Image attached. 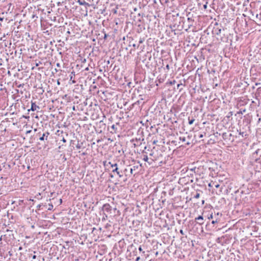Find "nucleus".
I'll return each mask as SVG.
<instances>
[{
    "mask_svg": "<svg viewBox=\"0 0 261 261\" xmlns=\"http://www.w3.org/2000/svg\"><path fill=\"white\" fill-rule=\"evenodd\" d=\"M162 152V151H159L153 147V149L151 150V153L149 154L150 156H152V158L150 159L151 161H159L160 163H162L163 161L161 160L163 157Z\"/></svg>",
    "mask_w": 261,
    "mask_h": 261,
    "instance_id": "f257e3e1",
    "label": "nucleus"
},
{
    "mask_svg": "<svg viewBox=\"0 0 261 261\" xmlns=\"http://www.w3.org/2000/svg\"><path fill=\"white\" fill-rule=\"evenodd\" d=\"M190 14V13H189L187 15L188 16L187 18V21L183 22L182 28H185V30L186 31H187L191 27H193L194 25V19L189 16Z\"/></svg>",
    "mask_w": 261,
    "mask_h": 261,
    "instance_id": "f03ea898",
    "label": "nucleus"
},
{
    "mask_svg": "<svg viewBox=\"0 0 261 261\" xmlns=\"http://www.w3.org/2000/svg\"><path fill=\"white\" fill-rule=\"evenodd\" d=\"M112 168L113 169L112 172L116 173L119 177H122V172L119 170L117 164L115 163L114 165H112Z\"/></svg>",
    "mask_w": 261,
    "mask_h": 261,
    "instance_id": "7ed1b4c3",
    "label": "nucleus"
},
{
    "mask_svg": "<svg viewBox=\"0 0 261 261\" xmlns=\"http://www.w3.org/2000/svg\"><path fill=\"white\" fill-rule=\"evenodd\" d=\"M144 141V138H136L135 139H132L131 140L132 142H134L133 145L135 147L140 146L142 144V141Z\"/></svg>",
    "mask_w": 261,
    "mask_h": 261,
    "instance_id": "20e7f679",
    "label": "nucleus"
},
{
    "mask_svg": "<svg viewBox=\"0 0 261 261\" xmlns=\"http://www.w3.org/2000/svg\"><path fill=\"white\" fill-rule=\"evenodd\" d=\"M102 209L108 213L111 214L112 213V207L109 203L103 204Z\"/></svg>",
    "mask_w": 261,
    "mask_h": 261,
    "instance_id": "39448f33",
    "label": "nucleus"
},
{
    "mask_svg": "<svg viewBox=\"0 0 261 261\" xmlns=\"http://www.w3.org/2000/svg\"><path fill=\"white\" fill-rule=\"evenodd\" d=\"M195 222L200 225H202L204 223L203 216H198L194 219Z\"/></svg>",
    "mask_w": 261,
    "mask_h": 261,
    "instance_id": "423d86ee",
    "label": "nucleus"
},
{
    "mask_svg": "<svg viewBox=\"0 0 261 261\" xmlns=\"http://www.w3.org/2000/svg\"><path fill=\"white\" fill-rule=\"evenodd\" d=\"M39 109H40V107L36 105V104L35 102H33V101H32L31 109H29L28 111H37Z\"/></svg>",
    "mask_w": 261,
    "mask_h": 261,
    "instance_id": "0eeeda50",
    "label": "nucleus"
},
{
    "mask_svg": "<svg viewBox=\"0 0 261 261\" xmlns=\"http://www.w3.org/2000/svg\"><path fill=\"white\" fill-rule=\"evenodd\" d=\"M248 101V99L243 97L241 98L239 101V105L240 106H244L245 105H247Z\"/></svg>",
    "mask_w": 261,
    "mask_h": 261,
    "instance_id": "6e6552de",
    "label": "nucleus"
},
{
    "mask_svg": "<svg viewBox=\"0 0 261 261\" xmlns=\"http://www.w3.org/2000/svg\"><path fill=\"white\" fill-rule=\"evenodd\" d=\"M212 32L213 34L219 35L221 34V29L218 27H214Z\"/></svg>",
    "mask_w": 261,
    "mask_h": 261,
    "instance_id": "1a4fd4ad",
    "label": "nucleus"
},
{
    "mask_svg": "<svg viewBox=\"0 0 261 261\" xmlns=\"http://www.w3.org/2000/svg\"><path fill=\"white\" fill-rule=\"evenodd\" d=\"M49 135V133L48 132H46L45 133H44L42 136L41 137H40L39 138V140H41V141H43L45 139V137H46L45 138V140H47V137L48 136V135Z\"/></svg>",
    "mask_w": 261,
    "mask_h": 261,
    "instance_id": "9d476101",
    "label": "nucleus"
},
{
    "mask_svg": "<svg viewBox=\"0 0 261 261\" xmlns=\"http://www.w3.org/2000/svg\"><path fill=\"white\" fill-rule=\"evenodd\" d=\"M90 4L89 5H95L98 4L99 0H87Z\"/></svg>",
    "mask_w": 261,
    "mask_h": 261,
    "instance_id": "9b49d317",
    "label": "nucleus"
},
{
    "mask_svg": "<svg viewBox=\"0 0 261 261\" xmlns=\"http://www.w3.org/2000/svg\"><path fill=\"white\" fill-rule=\"evenodd\" d=\"M138 168V166H134L130 169V173L131 174H134V171Z\"/></svg>",
    "mask_w": 261,
    "mask_h": 261,
    "instance_id": "f8f14e48",
    "label": "nucleus"
},
{
    "mask_svg": "<svg viewBox=\"0 0 261 261\" xmlns=\"http://www.w3.org/2000/svg\"><path fill=\"white\" fill-rule=\"evenodd\" d=\"M77 2L80 5H89L86 3L84 0H78Z\"/></svg>",
    "mask_w": 261,
    "mask_h": 261,
    "instance_id": "ddd939ff",
    "label": "nucleus"
},
{
    "mask_svg": "<svg viewBox=\"0 0 261 261\" xmlns=\"http://www.w3.org/2000/svg\"><path fill=\"white\" fill-rule=\"evenodd\" d=\"M164 70H165V72L167 73L169 70H170V66L169 64H167L166 65V67L163 68Z\"/></svg>",
    "mask_w": 261,
    "mask_h": 261,
    "instance_id": "4468645a",
    "label": "nucleus"
},
{
    "mask_svg": "<svg viewBox=\"0 0 261 261\" xmlns=\"http://www.w3.org/2000/svg\"><path fill=\"white\" fill-rule=\"evenodd\" d=\"M139 256H141V257H143V259H145V260H146V258L147 257L145 251H142V252H141V255Z\"/></svg>",
    "mask_w": 261,
    "mask_h": 261,
    "instance_id": "2eb2a0df",
    "label": "nucleus"
},
{
    "mask_svg": "<svg viewBox=\"0 0 261 261\" xmlns=\"http://www.w3.org/2000/svg\"><path fill=\"white\" fill-rule=\"evenodd\" d=\"M111 128L113 130L114 132L111 131V133H114L116 132L117 128L114 124L112 125Z\"/></svg>",
    "mask_w": 261,
    "mask_h": 261,
    "instance_id": "dca6fc26",
    "label": "nucleus"
},
{
    "mask_svg": "<svg viewBox=\"0 0 261 261\" xmlns=\"http://www.w3.org/2000/svg\"><path fill=\"white\" fill-rule=\"evenodd\" d=\"M215 216H216V214H215V215L214 216L213 215V213H212L210 215L207 216V218L208 219H213V220H214V217H215ZM215 218L216 219V218Z\"/></svg>",
    "mask_w": 261,
    "mask_h": 261,
    "instance_id": "f3484780",
    "label": "nucleus"
},
{
    "mask_svg": "<svg viewBox=\"0 0 261 261\" xmlns=\"http://www.w3.org/2000/svg\"><path fill=\"white\" fill-rule=\"evenodd\" d=\"M135 261H145V259H143V257H141V256H137Z\"/></svg>",
    "mask_w": 261,
    "mask_h": 261,
    "instance_id": "a211bd4d",
    "label": "nucleus"
},
{
    "mask_svg": "<svg viewBox=\"0 0 261 261\" xmlns=\"http://www.w3.org/2000/svg\"><path fill=\"white\" fill-rule=\"evenodd\" d=\"M261 152V150L259 149H257L256 150L253 154L252 156H254L255 155H257L259 153Z\"/></svg>",
    "mask_w": 261,
    "mask_h": 261,
    "instance_id": "6ab92c4d",
    "label": "nucleus"
},
{
    "mask_svg": "<svg viewBox=\"0 0 261 261\" xmlns=\"http://www.w3.org/2000/svg\"><path fill=\"white\" fill-rule=\"evenodd\" d=\"M176 83V81L175 80H173L172 81H169L166 83L167 85H174Z\"/></svg>",
    "mask_w": 261,
    "mask_h": 261,
    "instance_id": "aec40b11",
    "label": "nucleus"
},
{
    "mask_svg": "<svg viewBox=\"0 0 261 261\" xmlns=\"http://www.w3.org/2000/svg\"><path fill=\"white\" fill-rule=\"evenodd\" d=\"M164 77H162L161 75H160L158 78H159V81L160 82V83H162L163 82L164 80Z\"/></svg>",
    "mask_w": 261,
    "mask_h": 261,
    "instance_id": "412c9836",
    "label": "nucleus"
},
{
    "mask_svg": "<svg viewBox=\"0 0 261 261\" xmlns=\"http://www.w3.org/2000/svg\"><path fill=\"white\" fill-rule=\"evenodd\" d=\"M195 121V119L194 118L192 119H190L189 118V124L191 125L193 123L194 121Z\"/></svg>",
    "mask_w": 261,
    "mask_h": 261,
    "instance_id": "4be33fe9",
    "label": "nucleus"
},
{
    "mask_svg": "<svg viewBox=\"0 0 261 261\" xmlns=\"http://www.w3.org/2000/svg\"><path fill=\"white\" fill-rule=\"evenodd\" d=\"M200 197V194L199 193H196V194L194 196L193 198H198Z\"/></svg>",
    "mask_w": 261,
    "mask_h": 261,
    "instance_id": "5701e85b",
    "label": "nucleus"
},
{
    "mask_svg": "<svg viewBox=\"0 0 261 261\" xmlns=\"http://www.w3.org/2000/svg\"><path fill=\"white\" fill-rule=\"evenodd\" d=\"M143 160L144 161H145V162H148V158L147 155H144V157H143Z\"/></svg>",
    "mask_w": 261,
    "mask_h": 261,
    "instance_id": "b1692460",
    "label": "nucleus"
},
{
    "mask_svg": "<svg viewBox=\"0 0 261 261\" xmlns=\"http://www.w3.org/2000/svg\"><path fill=\"white\" fill-rule=\"evenodd\" d=\"M218 221L217 219L216 218L215 219H214L212 220V223L213 224H215V223H218Z\"/></svg>",
    "mask_w": 261,
    "mask_h": 261,
    "instance_id": "393cba45",
    "label": "nucleus"
},
{
    "mask_svg": "<svg viewBox=\"0 0 261 261\" xmlns=\"http://www.w3.org/2000/svg\"><path fill=\"white\" fill-rule=\"evenodd\" d=\"M53 208V205L52 204H49V207L48 208V210H51Z\"/></svg>",
    "mask_w": 261,
    "mask_h": 261,
    "instance_id": "a878e982",
    "label": "nucleus"
},
{
    "mask_svg": "<svg viewBox=\"0 0 261 261\" xmlns=\"http://www.w3.org/2000/svg\"><path fill=\"white\" fill-rule=\"evenodd\" d=\"M108 162H107V161H104L103 162V166H105V167H107V166H108Z\"/></svg>",
    "mask_w": 261,
    "mask_h": 261,
    "instance_id": "bb28decb",
    "label": "nucleus"
},
{
    "mask_svg": "<svg viewBox=\"0 0 261 261\" xmlns=\"http://www.w3.org/2000/svg\"><path fill=\"white\" fill-rule=\"evenodd\" d=\"M138 250H139V251H140V253H141V252H142V251H143V249H142V246H140L139 247Z\"/></svg>",
    "mask_w": 261,
    "mask_h": 261,
    "instance_id": "cd10ccee",
    "label": "nucleus"
},
{
    "mask_svg": "<svg viewBox=\"0 0 261 261\" xmlns=\"http://www.w3.org/2000/svg\"><path fill=\"white\" fill-rule=\"evenodd\" d=\"M180 140L185 142L186 141V138L185 137H180L179 138Z\"/></svg>",
    "mask_w": 261,
    "mask_h": 261,
    "instance_id": "c85d7f7f",
    "label": "nucleus"
},
{
    "mask_svg": "<svg viewBox=\"0 0 261 261\" xmlns=\"http://www.w3.org/2000/svg\"><path fill=\"white\" fill-rule=\"evenodd\" d=\"M76 147L77 149H80L81 148V145L80 143H77V144L76 145Z\"/></svg>",
    "mask_w": 261,
    "mask_h": 261,
    "instance_id": "c756f323",
    "label": "nucleus"
},
{
    "mask_svg": "<svg viewBox=\"0 0 261 261\" xmlns=\"http://www.w3.org/2000/svg\"><path fill=\"white\" fill-rule=\"evenodd\" d=\"M213 184L214 185V186L216 188H218L219 187L220 185L218 184H215V183H213Z\"/></svg>",
    "mask_w": 261,
    "mask_h": 261,
    "instance_id": "7c9ffc66",
    "label": "nucleus"
},
{
    "mask_svg": "<svg viewBox=\"0 0 261 261\" xmlns=\"http://www.w3.org/2000/svg\"><path fill=\"white\" fill-rule=\"evenodd\" d=\"M135 250L136 251H133V253L135 255H137V251H136V248H135Z\"/></svg>",
    "mask_w": 261,
    "mask_h": 261,
    "instance_id": "2f4dec72",
    "label": "nucleus"
},
{
    "mask_svg": "<svg viewBox=\"0 0 261 261\" xmlns=\"http://www.w3.org/2000/svg\"><path fill=\"white\" fill-rule=\"evenodd\" d=\"M207 3H206L205 5H204L203 6V8L204 9H206L207 8Z\"/></svg>",
    "mask_w": 261,
    "mask_h": 261,
    "instance_id": "473e14b6",
    "label": "nucleus"
},
{
    "mask_svg": "<svg viewBox=\"0 0 261 261\" xmlns=\"http://www.w3.org/2000/svg\"><path fill=\"white\" fill-rule=\"evenodd\" d=\"M108 165H110L111 166V168H112V165H114V164H112V163L111 162H109L108 163Z\"/></svg>",
    "mask_w": 261,
    "mask_h": 261,
    "instance_id": "72a5a7b5",
    "label": "nucleus"
},
{
    "mask_svg": "<svg viewBox=\"0 0 261 261\" xmlns=\"http://www.w3.org/2000/svg\"><path fill=\"white\" fill-rule=\"evenodd\" d=\"M241 111V113H242V114L243 112H244H244H245L246 110H245V109H244V110H241V111Z\"/></svg>",
    "mask_w": 261,
    "mask_h": 261,
    "instance_id": "f704fd0d",
    "label": "nucleus"
},
{
    "mask_svg": "<svg viewBox=\"0 0 261 261\" xmlns=\"http://www.w3.org/2000/svg\"><path fill=\"white\" fill-rule=\"evenodd\" d=\"M180 233L182 235L184 234V231L182 229L180 230Z\"/></svg>",
    "mask_w": 261,
    "mask_h": 261,
    "instance_id": "c9c22d12",
    "label": "nucleus"
},
{
    "mask_svg": "<svg viewBox=\"0 0 261 261\" xmlns=\"http://www.w3.org/2000/svg\"><path fill=\"white\" fill-rule=\"evenodd\" d=\"M41 64V62H39L38 63H36V66H38L39 65V64Z\"/></svg>",
    "mask_w": 261,
    "mask_h": 261,
    "instance_id": "e433bc0d",
    "label": "nucleus"
},
{
    "mask_svg": "<svg viewBox=\"0 0 261 261\" xmlns=\"http://www.w3.org/2000/svg\"><path fill=\"white\" fill-rule=\"evenodd\" d=\"M62 141L63 142H64V143H65V142H66V139H65L64 138H63V139H62Z\"/></svg>",
    "mask_w": 261,
    "mask_h": 261,
    "instance_id": "4c0bfd02",
    "label": "nucleus"
},
{
    "mask_svg": "<svg viewBox=\"0 0 261 261\" xmlns=\"http://www.w3.org/2000/svg\"><path fill=\"white\" fill-rule=\"evenodd\" d=\"M257 91H258L259 92H261V87H259L257 89Z\"/></svg>",
    "mask_w": 261,
    "mask_h": 261,
    "instance_id": "58836bf2",
    "label": "nucleus"
},
{
    "mask_svg": "<svg viewBox=\"0 0 261 261\" xmlns=\"http://www.w3.org/2000/svg\"><path fill=\"white\" fill-rule=\"evenodd\" d=\"M203 135L202 134H200L199 136L200 138H203Z\"/></svg>",
    "mask_w": 261,
    "mask_h": 261,
    "instance_id": "ea45409f",
    "label": "nucleus"
},
{
    "mask_svg": "<svg viewBox=\"0 0 261 261\" xmlns=\"http://www.w3.org/2000/svg\"><path fill=\"white\" fill-rule=\"evenodd\" d=\"M244 134V132H242V133H241V132H240V135H241L242 136H243V134Z\"/></svg>",
    "mask_w": 261,
    "mask_h": 261,
    "instance_id": "a19ab883",
    "label": "nucleus"
},
{
    "mask_svg": "<svg viewBox=\"0 0 261 261\" xmlns=\"http://www.w3.org/2000/svg\"><path fill=\"white\" fill-rule=\"evenodd\" d=\"M143 42V40L140 39L139 41V43H142Z\"/></svg>",
    "mask_w": 261,
    "mask_h": 261,
    "instance_id": "79ce46f5",
    "label": "nucleus"
},
{
    "mask_svg": "<svg viewBox=\"0 0 261 261\" xmlns=\"http://www.w3.org/2000/svg\"><path fill=\"white\" fill-rule=\"evenodd\" d=\"M181 85V84H177V88H178Z\"/></svg>",
    "mask_w": 261,
    "mask_h": 261,
    "instance_id": "37998d69",
    "label": "nucleus"
},
{
    "mask_svg": "<svg viewBox=\"0 0 261 261\" xmlns=\"http://www.w3.org/2000/svg\"><path fill=\"white\" fill-rule=\"evenodd\" d=\"M126 172H127V169H125L124 170V172H125L126 173Z\"/></svg>",
    "mask_w": 261,
    "mask_h": 261,
    "instance_id": "c03bdc74",
    "label": "nucleus"
},
{
    "mask_svg": "<svg viewBox=\"0 0 261 261\" xmlns=\"http://www.w3.org/2000/svg\"><path fill=\"white\" fill-rule=\"evenodd\" d=\"M4 19L3 17H0V21H3Z\"/></svg>",
    "mask_w": 261,
    "mask_h": 261,
    "instance_id": "a18cd8bd",
    "label": "nucleus"
},
{
    "mask_svg": "<svg viewBox=\"0 0 261 261\" xmlns=\"http://www.w3.org/2000/svg\"><path fill=\"white\" fill-rule=\"evenodd\" d=\"M252 157H253V158H256V155H254V156H252ZM255 160L256 161H257V159H255Z\"/></svg>",
    "mask_w": 261,
    "mask_h": 261,
    "instance_id": "49530a36",
    "label": "nucleus"
},
{
    "mask_svg": "<svg viewBox=\"0 0 261 261\" xmlns=\"http://www.w3.org/2000/svg\"><path fill=\"white\" fill-rule=\"evenodd\" d=\"M85 70L86 71H88L89 70V68L88 67H86L85 69Z\"/></svg>",
    "mask_w": 261,
    "mask_h": 261,
    "instance_id": "de8ad7c7",
    "label": "nucleus"
},
{
    "mask_svg": "<svg viewBox=\"0 0 261 261\" xmlns=\"http://www.w3.org/2000/svg\"><path fill=\"white\" fill-rule=\"evenodd\" d=\"M36 255H33V259H35V258H36Z\"/></svg>",
    "mask_w": 261,
    "mask_h": 261,
    "instance_id": "09e8293b",
    "label": "nucleus"
},
{
    "mask_svg": "<svg viewBox=\"0 0 261 261\" xmlns=\"http://www.w3.org/2000/svg\"><path fill=\"white\" fill-rule=\"evenodd\" d=\"M41 207V205L40 204H39L38 206H37V208H40V207Z\"/></svg>",
    "mask_w": 261,
    "mask_h": 261,
    "instance_id": "8fccbe9b",
    "label": "nucleus"
},
{
    "mask_svg": "<svg viewBox=\"0 0 261 261\" xmlns=\"http://www.w3.org/2000/svg\"><path fill=\"white\" fill-rule=\"evenodd\" d=\"M60 204H61V203H62V199H60Z\"/></svg>",
    "mask_w": 261,
    "mask_h": 261,
    "instance_id": "3c124183",
    "label": "nucleus"
},
{
    "mask_svg": "<svg viewBox=\"0 0 261 261\" xmlns=\"http://www.w3.org/2000/svg\"><path fill=\"white\" fill-rule=\"evenodd\" d=\"M204 203V200H202V204H203Z\"/></svg>",
    "mask_w": 261,
    "mask_h": 261,
    "instance_id": "603ef678",
    "label": "nucleus"
},
{
    "mask_svg": "<svg viewBox=\"0 0 261 261\" xmlns=\"http://www.w3.org/2000/svg\"><path fill=\"white\" fill-rule=\"evenodd\" d=\"M156 142H157V141L154 140V141H153V144H155Z\"/></svg>",
    "mask_w": 261,
    "mask_h": 261,
    "instance_id": "864d4df0",
    "label": "nucleus"
},
{
    "mask_svg": "<svg viewBox=\"0 0 261 261\" xmlns=\"http://www.w3.org/2000/svg\"><path fill=\"white\" fill-rule=\"evenodd\" d=\"M107 36L106 34L105 35V37H104V38L106 39L107 38Z\"/></svg>",
    "mask_w": 261,
    "mask_h": 261,
    "instance_id": "5fc2aeb1",
    "label": "nucleus"
},
{
    "mask_svg": "<svg viewBox=\"0 0 261 261\" xmlns=\"http://www.w3.org/2000/svg\"><path fill=\"white\" fill-rule=\"evenodd\" d=\"M57 66L58 67H59V66H60V64H59V63H57Z\"/></svg>",
    "mask_w": 261,
    "mask_h": 261,
    "instance_id": "6e6d98bb",
    "label": "nucleus"
},
{
    "mask_svg": "<svg viewBox=\"0 0 261 261\" xmlns=\"http://www.w3.org/2000/svg\"><path fill=\"white\" fill-rule=\"evenodd\" d=\"M162 62H163V61H162ZM163 65H164V62H163V63H162V67H161L162 68L163 67Z\"/></svg>",
    "mask_w": 261,
    "mask_h": 261,
    "instance_id": "4d7b16f0",
    "label": "nucleus"
},
{
    "mask_svg": "<svg viewBox=\"0 0 261 261\" xmlns=\"http://www.w3.org/2000/svg\"><path fill=\"white\" fill-rule=\"evenodd\" d=\"M108 140H110V141H113V140H111V139H110V138H109V139H108Z\"/></svg>",
    "mask_w": 261,
    "mask_h": 261,
    "instance_id": "13d9d810",
    "label": "nucleus"
},
{
    "mask_svg": "<svg viewBox=\"0 0 261 261\" xmlns=\"http://www.w3.org/2000/svg\"><path fill=\"white\" fill-rule=\"evenodd\" d=\"M108 140H110V141H113V140H111V139H110V138H109V139H108Z\"/></svg>",
    "mask_w": 261,
    "mask_h": 261,
    "instance_id": "bf43d9fd",
    "label": "nucleus"
},
{
    "mask_svg": "<svg viewBox=\"0 0 261 261\" xmlns=\"http://www.w3.org/2000/svg\"><path fill=\"white\" fill-rule=\"evenodd\" d=\"M108 140H110V141H113V140H111V139H110V138H109V139H108Z\"/></svg>",
    "mask_w": 261,
    "mask_h": 261,
    "instance_id": "052dcab7",
    "label": "nucleus"
},
{
    "mask_svg": "<svg viewBox=\"0 0 261 261\" xmlns=\"http://www.w3.org/2000/svg\"><path fill=\"white\" fill-rule=\"evenodd\" d=\"M168 0H166L165 1V3H168Z\"/></svg>",
    "mask_w": 261,
    "mask_h": 261,
    "instance_id": "680f3d73",
    "label": "nucleus"
},
{
    "mask_svg": "<svg viewBox=\"0 0 261 261\" xmlns=\"http://www.w3.org/2000/svg\"><path fill=\"white\" fill-rule=\"evenodd\" d=\"M134 11H137V8H135Z\"/></svg>",
    "mask_w": 261,
    "mask_h": 261,
    "instance_id": "e2e57ef3",
    "label": "nucleus"
},
{
    "mask_svg": "<svg viewBox=\"0 0 261 261\" xmlns=\"http://www.w3.org/2000/svg\"><path fill=\"white\" fill-rule=\"evenodd\" d=\"M113 210H114V211H115V210H116V208H113Z\"/></svg>",
    "mask_w": 261,
    "mask_h": 261,
    "instance_id": "0e129e2a",
    "label": "nucleus"
},
{
    "mask_svg": "<svg viewBox=\"0 0 261 261\" xmlns=\"http://www.w3.org/2000/svg\"><path fill=\"white\" fill-rule=\"evenodd\" d=\"M187 144L189 145V144H190V143L188 142L187 143Z\"/></svg>",
    "mask_w": 261,
    "mask_h": 261,
    "instance_id": "69168bd1",
    "label": "nucleus"
},
{
    "mask_svg": "<svg viewBox=\"0 0 261 261\" xmlns=\"http://www.w3.org/2000/svg\"><path fill=\"white\" fill-rule=\"evenodd\" d=\"M104 215H106V217H107V216L105 213Z\"/></svg>",
    "mask_w": 261,
    "mask_h": 261,
    "instance_id": "338daca9",
    "label": "nucleus"
}]
</instances>
